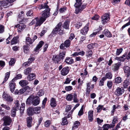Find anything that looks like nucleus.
Returning a JSON list of instances; mask_svg holds the SVG:
<instances>
[{
  "mask_svg": "<svg viewBox=\"0 0 130 130\" xmlns=\"http://www.w3.org/2000/svg\"><path fill=\"white\" fill-rule=\"evenodd\" d=\"M40 102V99L37 96L34 97L33 95H31L29 96L27 99L26 101V104L28 105H29L32 103L35 106L38 105Z\"/></svg>",
  "mask_w": 130,
  "mask_h": 130,
  "instance_id": "nucleus-1",
  "label": "nucleus"
},
{
  "mask_svg": "<svg viewBox=\"0 0 130 130\" xmlns=\"http://www.w3.org/2000/svg\"><path fill=\"white\" fill-rule=\"evenodd\" d=\"M45 21L44 19H43L41 17L39 19L38 17H36L33 20L29 25L30 26H31L35 24V27H36L40 26Z\"/></svg>",
  "mask_w": 130,
  "mask_h": 130,
  "instance_id": "nucleus-2",
  "label": "nucleus"
},
{
  "mask_svg": "<svg viewBox=\"0 0 130 130\" xmlns=\"http://www.w3.org/2000/svg\"><path fill=\"white\" fill-rule=\"evenodd\" d=\"M61 23L59 22L56 26L55 28H54L52 31V34L54 35L58 34L60 35H62L64 33L63 30H61Z\"/></svg>",
  "mask_w": 130,
  "mask_h": 130,
  "instance_id": "nucleus-3",
  "label": "nucleus"
},
{
  "mask_svg": "<svg viewBox=\"0 0 130 130\" xmlns=\"http://www.w3.org/2000/svg\"><path fill=\"white\" fill-rule=\"evenodd\" d=\"M50 9L49 8L45 9L42 11L41 16L40 17L43 19L45 21L46 19L48 17L50 16Z\"/></svg>",
  "mask_w": 130,
  "mask_h": 130,
  "instance_id": "nucleus-4",
  "label": "nucleus"
},
{
  "mask_svg": "<svg viewBox=\"0 0 130 130\" xmlns=\"http://www.w3.org/2000/svg\"><path fill=\"white\" fill-rule=\"evenodd\" d=\"M109 13H106L101 17L102 22L103 24L106 23L109 19Z\"/></svg>",
  "mask_w": 130,
  "mask_h": 130,
  "instance_id": "nucleus-5",
  "label": "nucleus"
},
{
  "mask_svg": "<svg viewBox=\"0 0 130 130\" xmlns=\"http://www.w3.org/2000/svg\"><path fill=\"white\" fill-rule=\"evenodd\" d=\"M4 124L5 126L8 125L10 124L12 120L11 118L8 116L4 117L3 118Z\"/></svg>",
  "mask_w": 130,
  "mask_h": 130,
  "instance_id": "nucleus-6",
  "label": "nucleus"
},
{
  "mask_svg": "<svg viewBox=\"0 0 130 130\" xmlns=\"http://www.w3.org/2000/svg\"><path fill=\"white\" fill-rule=\"evenodd\" d=\"M89 23H88L86 25L80 30V33L82 35H85L87 34L89 29Z\"/></svg>",
  "mask_w": 130,
  "mask_h": 130,
  "instance_id": "nucleus-7",
  "label": "nucleus"
},
{
  "mask_svg": "<svg viewBox=\"0 0 130 130\" xmlns=\"http://www.w3.org/2000/svg\"><path fill=\"white\" fill-rule=\"evenodd\" d=\"M14 80L12 79L11 81L9 83V86L10 89V90L12 92L14 91L15 87V83L14 82Z\"/></svg>",
  "mask_w": 130,
  "mask_h": 130,
  "instance_id": "nucleus-8",
  "label": "nucleus"
},
{
  "mask_svg": "<svg viewBox=\"0 0 130 130\" xmlns=\"http://www.w3.org/2000/svg\"><path fill=\"white\" fill-rule=\"evenodd\" d=\"M121 65L120 62H118L113 64L111 67V69L112 71H116L118 70L119 67Z\"/></svg>",
  "mask_w": 130,
  "mask_h": 130,
  "instance_id": "nucleus-9",
  "label": "nucleus"
},
{
  "mask_svg": "<svg viewBox=\"0 0 130 130\" xmlns=\"http://www.w3.org/2000/svg\"><path fill=\"white\" fill-rule=\"evenodd\" d=\"M124 90L123 88L118 87L115 92V94L117 96H119L123 93Z\"/></svg>",
  "mask_w": 130,
  "mask_h": 130,
  "instance_id": "nucleus-10",
  "label": "nucleus"
},
{
  "mask_svg": "<svg viewBox=\"0 0 130 130\" xmlns=\"http://www.w3.org/2000/svg\"><path fill=\"white\" fill-rule=\"evenodd\" d=\"M123 69L126 76L128 77L130 75V67L127 66H124Z\"/></svg>",
  "mask_w": 130,
  "mask_h": 130,
  "instance_id": "nucleus-11",
  "label": "nucleus"
},
{
  "mask_svg": "<svg viewBox=\"0 0 130 130\" xmlns=\"http://www.w3.org/2000/svg\"><path fill=\"white\" fill-rule=\"evenodd\" d=\"M15 1V0H7L2 1V6L9 7L10 5V3H13Z\"/></svg>",
  "mask_w": 130,
  "mask_h": 130,
  "instance_id": "nucleus-12",
  "label": "nucleus"
},
{
  "mask_svg": "<svg viewBox=\"0 0 130 130\" xmlns=\"http://www.w3.org/2000/svg\"><path fill=\"white\" fill-rule=\"evenodd\" d=\"M15 27H18V31L19 32H21L26 27V26L24 24H21L20 25L18 24L15 25Z\"/></svg>",
  "mask_w": 130,
  "mask_h": 130,
  "instance_id": "nucleus-13",
  "label": "nucleus"
},
{
  "mask_svg": "<svg viewBox=\"0 0 130 130\" xmlns=\"http://www.w3.org/2000/svg\"><path fill=\"white\" fill-rule=\"evenodd\" d=\"M53 60L56 63H61L60 62L61 60L59 58L58 55L54 56L52 58Z\"/></svg>",
  "mask_w": 130,
  "mask_h": 130,
  "instance_id": "nucleus-14",
  "label": "nucleus"
},
{
  "mask_svg": "<svg viewBox=\"0 0 130 130\" xmlns=\"http://www.w3.org/2000/svg\"><path fill=\"white\" fill-rule=\"evenodd\" d=\"M69 71L68 67H67L63 68L61 71V74L63 75H66L68 73Z\"/></svg>",
  "mask_w": 130,
  "mask_h": 130,
  "instance_id": "nucleus-15",
  "label": "nucleus"
},
{
  "mask_svg": "<svg viewBox=\"0 0 130 130\" xmlns=\"http://www.w3.org/2000/svg\"><path fill=\"white\" fill-rule=\"evenodd\" d=\"M36 78V75L34 73H31L29 74L27 76V79L30 81H31L35 79Z\"/></svg>",
  "mask_w": 130,
  "mask_h": 130,
  "instance_id": "nucleus-16",
  "label": "nucleus"
},
{
  "mask_svg": "<svg viewBox=\"0 0 130 130\" xmlns=\"http://www.w3.org/2000/svg\"><path fill=\"white\" fill-rule=\"evenodd\" d=\"M64 62L68 64H70L73 63L74 60L72 58L67 57L65 59Z\"/></svg>",
  "mask_w": 130,
  "mask_h": 130,
  "instance_id": "nucleus-17",
  "label": "nucleus"
},
{
  "mask_svg": "<svg viewBox=\"0 0 130 130\" xmlns=\"http://www.w3.org/2000/svg\"><path fill=\"white\" fill-rule=\"evenodd\" d=\"M44 43V42L43 41H40L37 46L34 49V51L36 52H38L39 50L42 47Z\"/></svg>",
  "mask_w": 130,
  "mask_h": 130,
  "instance_id": "nucleus-18",
  "label": "nucleus"
},
{
  "mask_svg": "<svg viewBox=\"0 0 130 130\" xmlns=\"http://www.w3.org/2000/svg\"><path fill=\"white\" fill-rule=\"evenodd\" d=\"M27 126L28 127L32 126V118L31 117H29L27 119Z\"/></svg>",
  "mask_w": 130,
  "mask_h": 130,
  "instance_id": "nucleus-19",
  "label": "nucleus"
},
{
  "mask_svg": "<svg viewBox=\"0 0 130 130\" xmlns=\"http://www.w3.org/2000/svg\"><path fill=\"white\" fill-rule=\"evenodd\" d=\"M93 111L90 110L88 112V118L90 121L91 122L93 120Z\"/></svg>",
  "mask_w": 130,
  "mask_h": 130,
  "instance_id": "nucleus-20",
  "label": "nucleus"
},
{
  "mask_svg": "<svg viewBox=\"0 0 130 130\" xmlns=\"http://www.w3.org/2000/svg\"><path fill=\"white\" fill-rule=\"evenodd\" d=\"M41 107H33L34 114H39L40 112Z\"/></svg>",
  "mask_w": 130,
  "mask_h": 130,
  "instance_id": "nucleus-21",
  "label": "nucleus"
},
{
  "mask_svg": "<svg viewBox=\"0 0 130 130\" xmlns=\"http://www.w3.org/2000/svg\"><path fill=\"white\" fill-rule=\"evenodd\" d=\"M3 97L8 102H11L13 100V99L11 97L7 94L3 95Z\"/></svg>",
  "mask_w": 130,
  "mask_h": 130,
  "instance_id": "nucleus-22",
  "label": "nucleus"
},
{
  "mask_svg": "<svg viewBox=\"0 0 130 130\" xmlns=\"http://www.w3.org/2000/svg\"><path fill=\"white\" fill-rule=\"evenodd\" d=\"M32 71V69L30 67H28L24 70V73L25 75H27L31 73Z\"/></svg>",
  "mask_w": 130,
  "mask_h": 130,
  "instance_id": "nucleus-23",
  "label": "nucleus"
},
{
  "mask_svg": "<svg viewBox=\"0 0 130 130\" xmlns=\"http://www.w3.org/2000/svg\"><path fill=\"white\" fill-rule=\"evenodd\" d=\"M93 54L92 51L90 50H87L86 51V57H91Z\"/></svg>",
  "mask_w": 130,
  "mask_h": 130,
  "instance_id": "nucleus-24",
  "label": "nucleus"
},
{
  "mask_svg": "<svg viewBox=\"0 0 130 130\" xmlns=\"http://www.w3.org/2000/svg\"><path fill=\"white\" fill-rule=\"evenodd\" d=\"M19 84L20 86L23 87L27 85L28 82L26 80H21L19 82Z\"/></svg>",
  "mask_w": 130,
  "mask_h": 130,
  "instance_id": "nucleus-25",
  "label": "nucleus"
},
{
  "mask_svg": "<svg viewBox=\"0 0 130 130\" xmlns=\"http://www.w3.org/2000/svg\"><path fill=\"white\" fill-rule=\"evenodd\" d=\"M103 33L108 37H112L111 33L108 30H105L103 32Z\"/></svg>",
  "mask_w": 130,
  "mask_h": 130,
  "instance_id": "nucleus-26",
  "label": "nucleus"
},
{
  "mask_svg": "<svg viewBox=\"0 0 130 130\" xmlns=\"http://www.w3.org/2000/svg\"><path fill=\"white\" fill-rule=\"evenodd\" d=\"M33 107H30L27 109V112L29 115H32L34 114Z\"/></svg>",
  "mask_w": 130,
  "mask_h": 130,
  "instance_id": "nucleus-27",
  "label": "nucleus"
},
{
  "mask_svg": "<svg viewBox=\"0 0 130 130\" xmlns=\"http://www.w3.org/2000/svg\"><path fill=\"white\" fill-rule=\"evenodd\" d=\"M105 77H105L106 78V80L107 78L108 79H111L112 77V74L110 72H108L105 74Z\"/></svg>",
  "mask_w": 130,
  "mask_h": 130,
  "instance_id": "nucleus-28",
  "label": "nucleus"
},
{
  "mask_svg": "<svg viewBox=\"0 0 130 130\" xmlns=\"http://www.w3.org/2000/svg\"><path fill=\"white\" fill-rule=\"evenodd\" d=\"M50 105L53 107H55L56 105V101L55 99L52 98L50 101Z\"/></svg>",
  "mask_w": 130,
  "mask_h": 130,
  "instance_id": "nucleus-29",
  "label": "nucleus"
},
{
  "mask_svg": "<svg viewBox=\"0 0 130 130\" xmlns=\"http://www.w3.org/2000/svg\"><path fill=\"white\" fill-rule=\"evenodd\" d=\"M18 110L15 109V107H13L11 110V115L12 117H14L15 116L16 113V111Z\"/></svg>",
  "mask_w": 130,
  "mask_h": 130,
  "instance_id": "nucleus-30",
  "label": "nucleus"
},
{
  "mask_svg": "<svg viewBox=\"0 0 130 130\" xmlns=\"http://www.w3.org/2000/svg\"><path fill=\"white\" fill-rule=\"evenodd\" d=\"M10 75V73L9 72H7L5 74V78L2 84L5 83L8 79Z\"/></svg>",
  "mask_w": 130,
  "mask_h": 130,
  "instance_id": "nucleus-31",
  "label": "nucleus"
},
{
  "mask_svg": "<svg viewBox=\"0 0 130 130\" xmlns=\"http://www.w3.org/2000/svg\"><path fill=\"white\" fill-rule=\"evenodd\" d=\"M69 22L68 20L66 21L64 23L63 27L65 29H67L69 28Z\"/></svg>",
  "mask_w": 130,
  "mask_h": 130,
  "instance_id": "nucleus-32",
  "label": "nucleus"
},
{
  "mask_svg": "<svg viewBox=\"0 0 130 130\" xmlns=\"http://www.w3.org/2000/svg\"><path fill=\"white\" fill-rule=\"evenodd\" d=\"M75 7L76 8L75 11V13L76 14H78L80 12L83 10L82 8H81V6Z\"/></svg>",
  "mask_w": 130,
  "mask_h": 130,
  "instance_id": "nucleus-33",
  "label": "nucleus"
},
{
  "mask_svg": "<svg viewBox=\"0 0 130 130\" xmlns=\"http://www.w3.org/2000/svg\"><path fill=\"white\" fill-rule=\"evenodd\" d=\"M34 41L32 40L31 38L29 37H27L26 38V42L27 44H31Z\"/></svg>",
  "mask_w": 130,
  "mask_h": 130,
  "instance_id": "nucleus-34",
  "label": "nucleus"
},
{
  "mask_svg": "<svg viewBox=\"0 0 130 130\" xmlns=\"http://www.w3.org/2000/svg\"><path fill=\"white\" fill-rule=\"evenodd\" d=\"M18 41V38L16 37H14L11 40V44H13L17 43Z\"/></svg>",
  "mask_w": 130,
  "mask_h": 130,
  "instance_id": "nucleus-35",
  "label": "nucleus"
},
{
  "mask_svg": "<svg viewBox=\"0 0 130 130\" xmlns=\"http://www.w3.org/2000/svg\"><path fill=\"white\" fill-rule=\"evenodd\" d=\"M66 47H68L69 46L70 44V41L69 39L66 40L64 42Z\"/></svg>",
  "mask_w": 130,
  "mask_h": 130,
  "instance_id": "nucleus-36",
  "label": "nucleus"
},
{
  "mask_svg": "<svg viewBox=\"0 0 130 130\" xmlns=\"http://www.w3.org/2000/svg\"><path fill=\"white\" fill-rule=\"evenodd\" d=\"M73 97V94H68L66 97V99L68 101H71L72 100Z\"/></svg>",
  "mask_w": 130,
  "mask_h": 130,
  "instance_id": "nucleus-37",
  "label": "nucleus"
},
{
  "mask_svg": "<svg viewBox=\"0 0 130 130\" xmlns=\"http://www.w3.org/2000/svg\"><path fill=\"white\" fill-rule=\"evenodd\" d=\"M66 55V52H63L59 53V56L61 59L63 60L65 57Z\"/></svg>",
  "mask_w": 130,
  "mask_h": 130,
  "instance_id": "nucleus-38",
  "label": "nucleus"
},
{
  "mask_svg": "<svg viewBox=\"0 0 130 130\" xmlns=\"http://www.w3.org/2000/svg\"><path fill=\"white\" fill-rule=\"evenodd\" d=\"M39 7L40 8V9H46L49 8L48 6L46 4V3L40 5Z\"/></svg>",
  "mask_w": 130,
  "mask_h": 130,
  "instance_id": "nucleus-39",
  "label": "nucleus"
},
{
  "mask_svg": "<svg viewBox=\"0 0 130 130\" xmlns=\"http://www.w3.org/2000/svg\"><path fill=\"white\" fill-rule=\"evenodd\" d=\"M24 52L25 53H28L29 52V48L27 46L24 45L23 47Z\"/></svg>",
  "mask_w": 130,
  "mask_h": 130,
  "instance_id": "nucleus-40",
  "label": "nucleus"
},
{
  "mask_svg": "<svg viewBox=\"0 0 130 130\" xmlns=\"http://www.w3.org/2000/svg\"><path fill=\"white\" fill-rule=\"evenodd\" d=\"M82 0H76V3L75 4L74 6L75 7H77L81 6L82 4Z\"/></svg>",
  "mask_w": 130,
  "mask_h": 130,
  "instance_id": "nucleus-41",
  "label": "nucleus"
},
{
  "mask_svg": "<svg viewBox=\"0 0 130 130\" xmlns=\"http://www.w3.org/2000/svg\"><path fill=\"white\" fill-rule=\"evenodd\" d=\"M33 12L32 10H30L26 13V15L28 17H32L33 16Z\"/></svg>",
  "mask_w": 130,
  "mask_h": 130,
  "instance_id": "nucleus-42",
  "label": "nucleus"
},
{
  "mask_svg": "<svg viewBox=\"0 0 130 130\" xmlns=\"http://www.w3.org/2000/svg\"><path fill=\"white\" fill-rule=\"evenodd\" d=\"M111 127H110L109 124H106L104 125L103 126V130H108V129Z\"/></svg>",
  "mask_w": 130,
  "mask_h": 130,
  "instance_id": "nucleus-43",
  "label": "nucleus"
},
{
  "mask_svg": "<svg viewBox=\"0 0 130 130\" xmlns=\"http://www.w3.org/2000/svg\"><path fill=\"white\" fill-rule=\"evenodd\" d=\"M73 101L75 103H78L79 101V100L77 98V95L75 93L73 94Z\"/></svg>",
  "mask_w": 130,
  "mask_h": 130,
  "instance_id": "nucleus-44",
  "label": "nucleus"
},
{
  "mask_svg": "<svg viewBox=\"0 0 130 130\" xmlns=\"http://www.w3.org/2000/svg\"><path fill=\"white\" fill-rule=\"evenodd\" d=\"M106 80V78L105 77H103L100 80L99 85L101 86H103L104 85V81Z\"/></svg>",
  "mask_w": 130,
  "mask_h": 130,
  "instance_id": "nucleus-45",
  "label": "nucleus"
},
{
  "mask_svg": "<svg viewBox=\"0 0 130 130\" xmlns=\"http://www.w3.org/2000/svg\"><path fill=\"white\" fill-rule=\"evenodd\" d=\"M121 78L120 77H117L115 78V82L117 84L121 83Z\"/></svg>",
  "mask_w": 130,
  "mask_h": 130,
  "instance_id": "nucleus-46",
  "label": "nucleus"
},
{
  "mask_svg": "<svg viewBox=\"0 0 130 130\" xmlns=\"http://www.w3.org/2000/svg\"><path fill=\"white\" fill-rule=\"evenodd\" d=\"M68 123V122L67 121L66 118L64 117L62 119V122L61 123V124L62 125H66Z\"/></svg>",
  "mask_w": 130,
  "mask_h": 130,
  "instance_id": "nucleus-47",
  "label": "nucleus"
},
{
  "mask_svg": "<svg viewBox=\"0 0 130 130\" xmlns=\"http://www.w3.org/2000/svg\"><path fill=\"white\" fill-rule=\"evenodd\" d=\"M129 82L128 80H125L123 83V86L125 88H126L129 85Z\"/></svg>",
  "mask_w": 130,
  "mask_h": 130,
  "instance_id": "nucleus-48",
  "label": "nucleus"
},
{
  "mask_svg": "<svg viewBox=\"0 0 130 130\" xmlns=\"http://www.w3.org/2000/svg\"><path fill=\"white\" fill-rule=\"evenodd\" d=\"M112 82L111 80L107 81V86L109 89H110L112 86Z\"/></svg>",
  "mask_w": 130,
  "mask_h": 130,
  "instance_id": "nucleus-49",
  "label": "nucleus"
},
{
  "mask_svg": "<svg viewBox=\"0 0 130 130\" xmlns=\"http://www.w3.org/2000/svg\"><path fill=\"white\" fill-rule=\"evenodd\" d=\"M123 49L121 48L117 49L116 53V55H119L121 53Z\"/></svg>",
  "mask_w": 130,
  "mask_h": 130,
  "instance_id": "nucleus-50",
  "label": "nucleus"
},
{
  "mask_svg": "<svg viewBox=\"0 0 130 130\" xmlns=\"http://www.w3.org/2000/svg\"><path fill=\"white\" fill-rule=\"evenodd\" d=\"M79 125V122L78 121H76L74 124V126L72 128L74 129V128H77Z\"/></svg>",
  "mask_w": 130,
  "mask_h": 130,
  "instance_id": "nucleus-51",
  "label": "nucleus"
},
{
  "mask_svg": "<svg viewBox=\"0 0 130 130\" xmlns=\"http://www.w3.org/2000/svg\"><path fill=\"white\" fill-rule=\"evenodd\" d=\"M15 62V60L13 58H11V60L9 62V64L10 66H12L13 65Z\"/></svg>",
  "mask_w": 130,
  "mask_h": 130,
  "instance_id": "nucleus-52",
  "label": "nucleus"
},
{
  "mask_svg": "<svg viewBox=\"0 0 130 130\" xmlns=\"http://www.w3.org/2000/svg\"><path fill=\"white\" fill-rule=\"evenodd\" d=\"M22 77V75L20 74H19L17 75L13 79L15 81V80H17V79L21 78Z\"/></svg>",
  "mask_w": 130,
  "mask_h": 130,
  "instance_id": "nucleus-53",
  "label": "nucleus"
},
{
  "mask_svg": "<svg viewBox=\"0 0 130 130\" xmlns=\"http://www.w3.org/2000/svg\"><path fill=\"white\" fill-rule=\"evenodd\" d=\"M51 124V121L49 120L46 121L44 123V126L45 127H48Z\"/></svg>",
  "mask_w": 130,
  "mask_h": 130,
  "instance_id": "nucleus-54",
  "label": "nucleus"
},
{
  "mask_svg": "<svg viewBox=\"0 0 130 130\" xmlns=\"http://www.w3.org/2000/svg\"><path fill=\"white\" fill-rule=\"evenodd\" d=\"M66 10V8L65 7H64L63 8H61L60 9L59 11L60 13H62Z\"/></svg>",
  "mask_w": 130,
  "mask_h": 130,
  "instance_id": "nucleus-55",
  "label": "nucleus"
},
{
  "mask_svg": "<svg viewBox=\"0 0 130 130\" xmlns=\"http://www.w3.org/2000/svg\"><path fill=\"white\" fill-rule=\"evenodd\" d=\"M4 31V27L3 25H0V33H2Z\"/></svg>",
  "mask_w": 130,
  "mask_h": 130,
  "instance_id": "nucleus-56",
  "label": "nucleus"
},
{
  "mask_svg": "<svg viewBox=\"0 0 130 130\" xmlns=\"http://www.w3.org/2000/svg\"><path fill=\"white\" fill-rule=\"evenodd\" d=\"M44 93V91L42 90H40L39 91V92L37 93V94L38 95L40 96L43 95Z\"/></svg>",
  "mask_w": 130,
  "mask_h": 130,
  "instance_id": "nucleus-57",
  "label": "nucleus"
},
{
  "mask_svg": "<svg viewBox=\"0 0 130 130\" xmlns=\"http://www.w3.org/2000/svg\"><path fill=\"white\" fill-rule=\"evenodd\" d=\"M103 108V106L99 105L97 108L98 112H100Z\"/></svg>",
  "mask_w": 130,
  "mask_h": 130,
  "instance_id": "nucleus-58",
  "label": "nucleus"
},
{
  "mask_svg": "<svg viewBox=\"0 0 130 130\" xmlns=\"http://www.w3.org/2000/svg\"><path fill=\"white\" fill-rule=\"evenodd\" d=\"M65 89L67 91H69L73 89L72 87L71 86H66L65 87Z\"/></svg>",
  "mask_w": 130,
  "mask_h": 130,
  "instance_id": "nucleus-59",
  "label": "nucleus"
},
{
  "mask_svg": "<svg viewBox=\"0 0 130 130\" xmlns=\"http://www.w3.org/2000/svg\"><path fill=\"white\" fill-rule=\"evenodd\" d=\"M15 102V109L18 110L19 109V106L20 105L19 101H18L17 100Z\"/></svg>",
  "mask_w": 130,
  "mask_h": 130,
  "instance_id": "nucleus-60",
  "label": "nucleus"
},
{
  "mask_svg": "<svg viewBox=\"0 0 130 130\" xmlns=\"http://www.w3.org/2000/svg\"><path fill=\"white\" fill-rule=\"evenodd\" d=\"M118 120L117 119V118L116 117H114L113 118V120L112 121V123H113V125L112 126V127H113L115 125V123H116V122Z\"/></svg>",
  "mask_w": 130,
  "mask_h": 130,
  "instance_id": "nucleus-61",
  "label": "nucleus"
},
{
  "mask_svg": "<svg viewBox=\"0 0 130 130\" xmlns=\"http://www.w3.org/2000/svg\"><path fill=\"white\" fill-rule=\"evenodd\" d=\"M116 59L119 61H124L126 59V58H123V57H117L116 58Z\"/></svg>",
  "mask_w": 130,
  "mask_h": 130,
  "instance_id": "nucleus-62",
  "label": "nucleus"
},
{
  "mask_svg": "<svg viewBox=\"0 0 130 130\" xmlns=\"http://www.w3.org/2000/svg\"><path fill=\"white\" fill-rule=\"evenodd\" d=\"M83 105L82 106L80 110L79 111L78 115L79 116L82 115L83 114Z\"/></svg>",
  "mask_w": 130,
  "mask_h": 130,
  "instance_id": "nucleus-63",
  "label": "nucleus"
},
{
  "mask_svg": "<svg viewBox=\"0 0 130 130\" xmlns=\"http://www.w3.org/2000/svg\"><path fill=\"white\" fill-rule=\"evenodd\" d=\"M82 25V23L79 22H78L75 24V27L78 28L80 27Z\"/></svg>",
  "mask_w": 130,
  "mask_h": 130,
  "instance_id": "nucleus-64",
  "label": "nucleus"
}]
</instances>
